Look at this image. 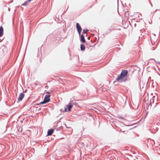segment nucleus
Masks as SVG:
<instances>
[{"label": "nucleus", "mask_w": 160, "mask_h": 160, "mask_svg": "<svg viewBox=\"0 0 160 160\" xmlns=\"http://www.w3.org/2000/svg\"><path fill=\"white\" fill-rule=\"evenodd\" d=\"M48 86H45V87L46 88H47L48 87Z\"/></svg>", "instance_id": "28"}, {"label": "nucleus", "mask_w": 160, "mask_h": 160, "mask_svg": "<svg viewBox=\"0 0 160 160\" xmlns=\"http://www.w3.org/2000/svg\"><path fill=\"white\" fill-rule=\"evenodd\" d=\"M80 36V40L81 42L85 43V42L86 41L83 35V34L82 35H79Z\"/></svg>", "instance_id": "8"}, {"label": "nucleus", "mask_w": 160, "mask_h": 160, "mask_svg": "<svg viewBox=\"0 0 160 160\" xmlns=\"http://www.w3.org/2000/svg\"><path fill=\"white\" fill-rule=\"evenodd\" d=\"M3 33V28L2 26H1L0 27V37H2Z\"/></svg>", "instance_id": "9"}, {"label": "nucleus", "mask_w": 160, "mask_h": 160, "mask_svg": "<svg viewBox=\"0 0 160 160\" xmlns=\"http://www.w3.org/2000/svg\"><path fill=\"white\" fill-rule=\"evenodd\" d=\"M80 48L81 51H84L85 49V47L83 44H80Z\"/></svg>", "instance_id": "10"}, {"label": "nucleus", "mask_w": 160, "mask_h": 160, "mask_svg": "<svg viewBox=\"0 0 160 160\" xmlns=\"http://www.w3.org/2000/svg\"><path fill=\"white\" fill-rule=\"evenodd\" d=\"M151 103H152V101H151V100L149 104V106L151 105Z\"/></svg>", "instance_id": "19"}, {"label": "nucleus", "mask_w": 160, "mask_h": 160, "mask_svg": "<svg viewBox=\"0 0 160 160\" xmlns=\"http://www.w3.org/2000/svg\"><path fill=\"white\" fill-rule=\"evenodd\" d=\"M8 10H9V11H10V9H8Z\"/></svg>", "instance_id": "31"}, {"label": "nucleus", "mask_w": 160, "mask_h": 160, "mask_svg": "<svg viewBox=\"0 0 160 160\" xmlns=\"http://www.w3.org/2000/svg\"><path fill=\"white\" fill-rule=\"evenodd\" d=\"M41 105V104H40V103L37 104V105Z\"/></svg>", "instance_id": "22"}, {"label": "nucleus", "mask_w": 160, "mask_h": 160, "mask_svg": "<svg viewBox=\"0 0 160 160\" xmlns=\"http://www.w3.org/2000/svg\"><path fill=\"white\" fill-rule=\"evenodd\" d=\"M141 33V32H142V30H140L139 31Z\"/></svg>", "instance_id": "23"}, {"label": "nucleus", "mask_w": 160, "mask_h": 160, "mask_svg": "<svg viewBox=\"0 0 160 160\" xmlns=\"http://www.w3.org/2000/svg\"><path fill=\"white\" fill-rule=\"evenodd\" d=\"M117 82H121V81H120V80L119 81H116V80L115 81L113 82V83L115 85H117Z\"/></svg>", "instance_id": "13"}, {"label": "nucleus", "mask_w": 160, "mask_h": 160, "mask_svg": "<svg viewBox=\"0 0 160 160\" xmlns=\"http://www.w3.org/2000/svg\"><path fill=\"white\" fill-rule=\"evenodd\" d=\"M50 96L49 95H46L44 99V100L47 103L49 102L50 101Z\"/></svg>", "instance_id": "5"}, {"label": "nucleus", "mask_w": 160, "mask_h": 160, "mask_svg": "<svg viewBox=\"0 0 160 160\" xmlns=\"http://www.w3.org/2000/svg\"><path fill=\"white\" fill-rule=\"evenodd\" d=\"M151 6H152V3H151Z\"/></svg>", "instance_id": "27"}, {"label": "nucleus", "mask_w": 160, "mask_h": 160, "mask_svg": "<svg viewBox=\"0 0 160 160\" xmlns=\"http://www.w3.org/2000/svg\"><path fill=\"white\" fill-rule=\"evenodd\" d=\"M134 26H135H135H136V24H134Z\"/></svg>", "instance_id": "29"}, {"label": "nucleus", "mask_w": 160, "mask_h": 160, "mask_svg": "<svg viewBox=\"0 0 160 160\" xmlns=\"http://www.w3.org/2000/svg\"><path fill=\"white\" fill-rule=\"evenodd\" d=\"M118 118L120 119H122V120H124V118H123L122 117H121V116H118Z\"/></svg>", "instance_id": "15"}, {"label": "nucleus", "mask_w": 160, "mask_h": 160, "mask_svg": "<svg viewBox=\"0 0 160 160\" xmlns=\"http://www.w3.org/2000/svg\"><path fill=\"white\" fill-rule=\"evenodd\" d=\"M47 93H48V94H50V92L48 91L47 92Z\"/></svg>", "instance_id": "26"}, {"label": "nucleus", "mask_w": 160, "mask_h": 160, "mask_svg": "<svg viewBox=\"0 0 160 160\" xmlns=\"http://www.w3.org/2000/svg\"><path fill=\"white\" fill-rule=\"evenodd\" d=\"M47 103L46 102H45L44 100L42 102H40V104H45V103Z\"/></svg>", "instance_id": "14"}, {"label": "nucleus", "mask_w": 160, "mask_h": 160, "mask_svg": "<svg viewBox=\"0 0 160 160\" xmlns=\"http://www.w3.org/2000/svg\"><path fill=\"white\" fill-rule=\"evenodd\" d=\"M27 89H25V91H24V92H27Z\"/></svg>", "instance_id": "24"}, {"label": "nucleus", "mask_w": 160, "mask_h": 160, "mask_svg": "<svg viewBox=\"0 0 160 160\" xmlns=\"http://www.w3.org/2000/svg\"><path fill=\"white\" fill-rule=\"evenodd\" d=\"M128 74V71L127 70H122L120 75H118L116 81H119L121 80V82H126L127 80V78H126L124 79H123L124 78L126 77Z\"/></svg>", "instance_id": "1"}, {"label": "nucleus", "mask_w": 160, "mask_h": 160, "mask_svg": "<svg viewBox=\"0 0 160 160\" xmlns=\"http://www.w3.org/2000/svg\"><path fill=\"white\" fill-rule=\"evenodd\" d=\"M152 59L155 62H156L157 63H158L159 65H160V62L159 61L156 62L154 59Z\"/></svg>", "instance_id": "17"}, {"label": "nucleus", "mask_w": 160, "mask_h": 160, "mask_svg": "<svg viewBox=\"0 0 160 160\" xmlns=\"http://www.w3.org/2000/svg\"><path fill=\"white\" fill-rule=\"evenodd\" d=\"M155 98V96H154L153 97V98H152L153 99L152 100V102L153 103H154V100H153V98Z\"/></svg>", "instance_id": "18"}, {"label": "nucleus", "mask_w": 160, "mask_h": 160, "mask_svg": "<svg viewBox=\"0 0 160 160\" xmlns=\"http://www.w3.org/2000/svg\"><path fill=\"white\" fill-rule=\"evenodd\" d=\"M89 38H90V37H88V39H89Z\"/></svg>", "instance_id": "30"}, {"label": "nucleus", "mask_w": 160, "mask_h": 160, "mask_svg": "<svg viewBox=\"0 0 160 160\" xmlns=\"http://www.w3.org/2000/svg\"><path fill=\"white\" fill-rule=\"evenodd\" d=\"M88 31V30L87 29H83V33L84 34L86 33Z\"/></svg>", "instance_id": "12"}, {"label": "nucleus", "mask_w": 160, "mask_h": 160, "mask_svg": "<svg viewBox=\"0 0 160 160\" xmlns=\"http://www.w3.org/2000/svg\"><path fill=\"white\" fill-rule=\"evenodd\" d=\"M32 0H28V1L29 2H31Z\"/></svg>", "instance_id": "25"}, {"label": "nucleus", "mask_w": 160, "mask_h": 160, "mask_svg": "<svg viewBox=\"0 0 160 160\" xmlns=\"http://www.w3.org/2000/svg\"><path fill=\"white\" fill-rule=\"evenodd\" d=\"M54 130L53 129H48L47 132V136L51 135L54 132Z\"/></svg>", "instance_id": "7"}, {"label": "nucleus", "mask_w": 160, "mask_h": 160, "mask_svg": "<svg viewBox=\"0 0 160 160\" xmlns=\"http://www.w3.org/2000/svg\"><path fill=\"white\" fill-rule=\"evenodd\" d=\"M29 2L28 1H26L24 3H22V5L26 6Z\"/></svg>", "instance_id": "11"}, {"label": "nucleus", "mask_w": 160, "mask_h": 160, "mask_svg": "<svg viewBox=\"0 0 160 160\" xmlns=\"http://www.w3.org/2000/svg\"><path fill=\"white\" fill-rule=\"evenodd\" d=\"M24 96L25 95L23 93H20L18 98V101L17 102H18L21 101L24 98Z\"/></svg>", "instance_id": "4"}, {"label": "nucleus", "mask_w": 160, "mask_h": 160, "mask_svg": "<svg viewBox=\"0 0 160 160\" xmlns=\"http://www.w3.org/2000/svg\"><path fill=\"white\" fill-rule=\"evenodd\" d=\"M41 110V108H39L38 109V111H40Z\"/></svg>", "instance_id": "21"}, {"label": "nucleus", "mask_w": 160, "mask_h": 160, "mask_svg": "<svg viewBox=\"0 0 160 160\" xmlns=\"http://www.w3.org/2000/svg\"><path fill=\"white\" fill-rule=\"evenodd\" d=\"M69 103L72 106L73 105L76 106L77 104V103L73 98H72L71 99Z\"/></svg>", "instance_id": "6"}, {"label": "nucleus", "mask_w": 160, "mask_h": 160, "mask_svg": "<svg viewBox=\"0 0 160 160\" xmlns=\"http://www.w3.org/2000/svg\"><path fill=\"white\" fill-rule=\"evenodd\" d=\"M72 107V106L69 103L67 105V108H65L64 112L71 111Z\"/></svg>", "instance_id": "3"}, {"label": "nucleus", "mask_w": 160, "mask_h": 160, "mask_svg": "<svg viewBox=\"0 0 160 160\" xmlns=\"http://www.w3.org/2000/svg\"><path fill=\"white\" fill-rule=\"evenodd\" d=\"M158 104V103H156V104L155 105V106H154V107H156V106Z\"/></svg>", "instance_id": "20"}, {"label": "nucleus", "mask_w": 160, "mask_h": 160, "mask_svg": "<svg viewBox=\"0 0 160 160\" xmlns=\"http://www.w3.org/2000/svg\"><path fill=\"white\" fill-rule=\"evenodd\" d=\"M62 127H59V128L57 129H56V131H58V130H60L61 129H62Z\"/></svg>", "instance_id": "16"}, {"label": "nucleus", "mask_w": 160, "mask_h": 160, "mask_svg": "<svg viewBox=\"0 0 160 160\" xmlns=\"http://www.w3.org/2000/svg\"><path fill=\"white\" fill-rule=\"evenodd\" d=\"M76 28L79 35H80L82 28L78 23H77L76 25Z\"/></svg>", "instance_id": "2"}]
</instances>
